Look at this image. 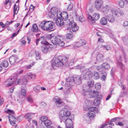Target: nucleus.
<instances>
[{
  "label": "nucleus",
  "mask_w": 128,
  "mask_h": 128,
  "mask_svg": "<svg viewBox=\"0 0 128 128\" xmlns=\"http://www.w3.org/2000/svg\"><path fill=\"white\" fill-rule=\"evenodd\" d=\"M68 58L64 56H58L56 58H54L52 61V66L54 69L57 67H61L64 65H67Z\"/></svg>",
  "instance_id": "obj_1"
},
{
  "label": "nucleus",
  "mask_w": 128,
  "mask_h": 128,
  "mask_svg": "<svg viewBox=\"0 0 128 128\" xmlns=\"http://www.w3.org/2000/svg\"><path fill=\"white\" fill-rule=\"evenodd\" d=\"M50 12L51 16L54 18L60 16L64 20L68 18V14L66 12L61 13L60 11L58 12V8L56 7L52 8L50 9Z\"/></svg>",
  "instance_id": "obj_2"
},
{
  "label": "nucleus",
  "mask_w": 128,
  "mask_h": 128,
  "mask_svg": "<svg viewBox=\"0 0 128 128\" xmlns=\"http://www.w3.org/2000/svg\"><path fill=\"white\" fill-rule=\"evenodd\" d=\"M39 26L42 30L48 31L53 29L54 27V25L52 21H44L40 24Z\"/></svg>",
  "instance_id": "obj_3"
},
{
  "label": "nucleus",
  "mask_w": 128,
  "mask_h": 128,
  "mask_svg": "<svg viewBox=\"0 0 128 128\" xmlns=\"http://www.w3.org/2000/svg\"><path fill=\"white\" fill-rule=\"evenodd\" d=\"M76 84L79 85L81 82V79L80 76L79 75L73 76L72 77H70L67 78L66 80L67 84H71L72 85L73 82Z\"/></svg>",
  "instance_id": "obj_4"
},
{
  "label": "nucleus",
  "mask_w": 128,
  "mask_h": 128,
  "mask_svg": "<svg viewBox=\"0 0 128 128\" xmlns=\"http://www.w3.org/2000/svg\"><path fill=\"white\" fill-rule=\"evenodd\" d=\"M67 24L69 25V28L70 30L74 32L78 30L79 28L77 26L76 24L74 22L73 18H70L66 21Z\"/></svg>",
  "instance_id": "obj_5"
},
{
  "label": "nucleus",
  "mask_w": 128,
  "mask_h": 128,
  "mask_svg": "<svg viewBox=\"0 0 128 128\" xmlns=\"http://www.w3.org/2000/svg\"><path fill=\"white\" fill-rule=\"evenodd\" d=\"M71 114L70 111L66 110H64V109H62L60 111L59 116L60 122H64L68 117L70 116Z\"/></svg>",
  "instance_id": "obj_6"
},
{
  "label": "nucleus",
  "mask_w": 128,
  "mask_h": 128,
  "mask_svg": "<svg viewBox=\"0 0 128 128\" xmlns=\"http://www.w3.org/2000/svg\"><path fill=\"white\" fill-rule=\"evenodd\" d=\"M12 78L8 79L6 82V86H12L13 84H18L20 83V80H17V77L16 75L13 76Z\"/></svg>",
  "instance_id": "obj_7"
},
{
  "label": "nucleus",
  "mask_w": 128,
  "mask_h": 128,
  "mask_svg": "<svg viewBox=\"0 0 128 128\" xmlns=\"http://www.w3.org/2000/svg\"><path fill=\"white\" fill-rule=\"evenodd\" d=\"M82 93L85 95L89 94L92 98H95L97 97L99 94L97 90L91 91L90 92H89L88 90L85 91L84 89Z\"/></svg>",
  "instance_id": "obj_8"
},
{
  "label": "nucleus",
  "mask_w": 128,
  "mask_h": 128,
  "mask_svg": "<svg viewBox=\"0 0 128 128\" xmlns=\"http://www.w3.org/2000/svg\"><path fill=\"white\" fill-rule=\"evenodd\" d=\"M48 37L50 38V40L54 44H57L59 40L63 39V38L60 36H58L56 37L53 36L51 37L50 35L48 36Z\"/></svg>",
  "instance_id": "obj_9"
},
{
  "label": "nucleus",
  "mask_w": 128,
  "mask_h": 128,
  "mask_svg": "<svg viewBox=\"0 0 128 128\" xmlns=\"http://www.w3.org/2000/svg\"><path fill=\"white\" fill-rule=\"evenodd\" d=\"M96 109V108L95 107H91L89 108V111L88 113V116L89 118H92L95 116V112Z\"/></svg>",
  "instance_id": "obj_10"
},
{
  "label": "nucleus",
  "mask_w": 128,
  "mask_h": 128,
  "mask_svg": "<svg viewBox=\"0 0 128 128\" xmlns=\"http://www.w3.org/2000/svg\"><path fill=\"white\" fill-rule=\"evenodd\" d=\"M56 22L57 25L60 27L62 26L64 24V21H66L68 20L67 19L66 20H64V19H63L62 18V17H58L56 18Z\"/></svg>",
  "instance_id": "obj_11"
},
{
  "label": "nucleus",
  "mask_w": 128,
  "mask_h": 128,
  "mask_svg": "<svg viewBox=\"0 0 128 128\" xmlns=\"http://www.w3.org/2000/svg\"><path fill=\"white\" fill-rule=\"evenodd\" d=\"M65 120V124L66 128H73L72 119L67 118Z\"/></svg>",
  "instance_id": "obj_12"
},
{
  "label": "nucleus",
  "mask_w": 128,
  "mask_h": 128,
  "mask_svg": "<svg viewBox=\"0 0 128 128\" xmlns=\"http://www.w3.org/2000/svg\"><path fill=\"white\" fill-rule=\"evenodd\" d=\"M100 14L97 13L95 12L94 13L93 15V17H92L90 14H89L88 16V18L91 21H94V19L95 20H98L100 18Z\"/></svg>",
  "instance_id": "obj_13"
},
{
  "label": "nucleus",
  "mask_w": 128,
  "mask_h": 128,
  "mask_svg": "<svg viewBox=\"0 0 128 128\" xmlns=\"http://www.w3.org/2000/svg\"><path fill=\"white\" fill-rule=\"evenodd\" d=\"M103 4V2L102 0H97L94 2L96 8L98 10H100Z\"/></svg>",
  "instance_id": "obj_14"
},
{
  "label": "nucleus",
  "mask_w": 128,
  "mask_h": 128,
  "mask_svg": "<svg viewBox=\"0 0 128 128\" xmlns=\"http://www.w3.org/2000/svg\"><path fill=\"white\" fill-rule=\"evenodd\" d=\"M42 44H44L48 45L49 44L48 42L46 41L45 38L44 36H42L39 38L37 39L36 41V44L37 45L39 42Z\"/></svg>",
  "instance_id": "obj_15"
},
{
  "label": "nucleus",
  "mask_w": 128,
  "mask_h": 128,
  "mask_svg": "<svg viewBox=\"0 0 128 128\" xmlns=\"http://www.w3.org/2000/svg\"><path fill=\"white\" fill-rule=\"evenodd\" d=\"M54 100L56 106L58 107H60L62 105L64 104L63 102L58 96H55Z\"/></svg>",
  "instance_id": "obj_16"
},
{
  "label": "nucleus",
  "mask_w": 128,
  "mask_h": 128,
  "mask_svg": "<svg viewBox=\"0 0 128 128\" xmlns=\"http://www.w3.org/2000/svg\"><path fill=\"white\" fill-rule=\"evenodd\" d=\"M65 84L66 88L64 90V93L66 95H67L70 94V92L72 89V85L71 84H67L66 82Z\"/></svg>",
  "instance_id": "obj_17"
},
{
  "label": "nucleus",
  "mask_w": 128,
  "mask_h": 128,
  "mask_svg": "<svg viewBox=\"0 0 128 128\" xmlns=\"http://www.w3.org/2000/svg\"><path fill=\"white\" fill-rule=\"evenodd\" d=\"M9 121L10 124L12 126L16 125L15 121H16V118L12 114H9L8 116Z\"/></svg>",
  "instance_id": "obj_18"
},
{
  "label": "nucleus",
  "mask_w": 128,
  "mask_h": 128,
  "mask_svg": "<svg viewBox=\"0 0 128 128\" xmlns=\"http://www.w3.org/2000/svg\"><path fill=\"white\" fill-rule=\"evenodd\" d=\"M111 8L110 6L108 4L103 6L100 9L101 11L105 14L107 13Z\"/></svg>",
  "instance_id": "obj_19"
},
{
  "label": "nucleus",
  "mask_w": 128,
  "mask_h": 128,
  "mask_svg": "<svg viewBox=\"0 0 128 128\" xmlns=\"http://www.w3.org/2000/svg\"><path fill=\"white\" fill-rule=\"evenodd\" d=\"M92 76V73L90 71L86 72L83 75V78L85 80L89 79Z\"/></svg>",
  "instance_id": "obj_20"
},
{
  "label": "nucleus",
  "mask_w": 128,
  "mask_h": 128,
  "mask_svg": "<svg viewBox=\"0 0 128 128\" xmlns=\"http://www.w3.org/2000/svg\"><path fill=\"white\" fill-rule=\"evenodd\" d=\"M35 114L32 113L26 114L24 116V118L27 119L29 122L31 121Z\"/></svg>",
  "instance_id": "obj_21"
},
{
  "label": "nucleus",
  "mask_w": 128,
  "mask_h": 128,
  "mask_svg": "<svg viewBox=\"0 0 128 128\" xmlns=\"http://www.w3.org/2000/svg\"><path fill=\"white\" fill-rule=\"evenodd\" d=\"M18 59L17 56L14 55L10 56L9 59L10 63L11 64H14Z\"/></svg>",
  "instance_id": "obj_22"
},
{
  "label": "nucleus",
  "mask_w": 128,
  "mask_h": 128,
  "mask_svg": "<svg viewBox=\"0 0 128 128\" xmlns=\"http://www.w3.org/2000/svg\"><path fill=\"white\" fill-rule=\"evenodd\" d=\"M105 17L110 22L113 23L115 21V18L112 15L110 14L106 15V16Z\"/></svg>",
  "instance_id": "obj_23"
},
{
  "label": "nucleus",
  "mask_w": 128,
  "mask_h": 128,
  "mask_svg": "<svg viewBox=\"0 0 128 128\" xmlns=\"http://www.w3.org/2000/svg\"><path fill=\"white\" fill-rule=\"evenodd\" d=\"M76 46L78 47L86 44V41L84 40H81L77 42L76 44Z\"/></svg>",
  "instance_id": "obj_24"
},
{
  "label": "nucleus",
  "mask_w": 128,
  "mask_h": 128,
  "mask_svg": "<svg viewBox=\"0 0 128 128\" xmlns=\"http://www.w3.org/2000/svg\"><path fill=\"white\" fill-rule=\"evenodd\" d=\"M11 0H6L4 4L5 7L7 9L10 8L11 6Z\"/></svg>",
  "instance_id": "obj_25"
},
{
  "label": "nucleus",
  "mask_w": 128,
  "mask_h": 128,
  "mask_svg": "<svg viewBox=\"0 0 128 128\" xmlns=\"http://www.w3.org/2000/svg\"><path fill=\"white\" fill-rule=\"evenodd\" d=\"M76 17L77 20L81 22H84L86 20L85 19L82 15L80 16H78L77 14H76Z\"/></svg>",
  "instance_id": "obj_26"
},
{
  "label": "nucleus",
  "mask_w": 128,
  "mask_h": 128,
  "mask_svg": "<svg viewBox=\"0 0 128 128\" xmlns=\"http://www.w3.org/2000/svg\"><path fill=\"white\" fill-rule=\"evenodd\" d=\"M26 77L29 79H34L36 78V76L31 73L29 72L26 74Z\"/></svg>",
  "instance_id": "obj_27"
},
{
  "label": "nucleus",
  "mask_w": 128,
  "mask_h": 128,
  "mask_svg": "<svg viewBox=\"0 0 128 128\" xmlns=\"http://www.w3.org/2000/svg\"><path fill=\"white\" fill-rule=\"evenodd\" d=\"M107 19L106 17L102 18L100 20V22L101 24L102 25H105L107 23Z\"/></svg>",
  "instance_id": "obj_28"
},
{
  "label": "nucleus",
  "mask_w": 128,
  "mask_h": 128,
  "mask_svg": "<svg viewBox=\"0 0 128 128\" xmlns=\"http://www.w3.org/2000/svg\"><path fill=\"white\" fill-rule=\"evenodd\" d=\"M47 45L44 44L42 47V50L44 53H46L48 51L49 46Z\"/></svg>",
  "instance_id": "obj_29"
},
{
  "label": "nucleus",
  "mask_w": 128,
  "mask_h": 128,
  "mask_svg": "<svg viewBox=\"0 0 128 128\" xmlns=\"http://www.w3.org/2000/svg\"><path fill=\"white\" fill-rule=\"evenodd\" d=\"M96 60L99 62H102L104 60L103 56L102 54H99L96 56Z\"/></svg>",
  "instance_id": "obj_30"
},
{
  "label": "nucleus",
  "mask_w": 128,
  "mask_h": 128,
  "mask_svg": "<svg viewBox=\"0 0 128 128\" xmlns=\"http://www.w3.org/2000/svg\"><path fill=\"white\" fill-rule=\"evenodd\" d=\"M32 30V31L35 32H38L39 30L36 24H33Z\"/></svg>",
  "instance_id": "obj_31"
},
{
  "label": "nucleus",
  "mask_w": 128,
  "mask_h": 128,
  "mask_svg": "<svg viewBox=\"0 0 128 128\" xmlns=\"http://www.w3.org/2000/svg\"><path fill=\"white\" fill-rule=\"evenodd\" d=\"M117 4L119 6L122 8H123L124 7V1L122 0H118Z\"/></svg>",
  "instance_id": "obj_32"
},
{
  "label": "nucleus",
  "mask_w": 128,
  "mask_h": 128,
  "mask_svg": "<svg viewBox=\"0 0 128 128\" xmlns=\"http://www.w3.org/2000/svg\"><path fill=\"white\" fill-rule=\"evenodd\" d=\"M101 48L103 49H105L108 50H110L112 49L110 46L108 45H102L101 47Z\"/></svg>",
  "instance_id": "obj_33"
},
{
  "label": "nucleus",
  "mask_w": 128,
  "mask_h": 128,
  "mask_svg": "<svg viewBox=\"0 0 128 128\" xmlns=\"http://www.w3.org/2000/svg\"><path fill=\"white\" fill-rule=\"evenodd\" d=\"M102 66L104 68V69H108L110 68V65L107 63H104L102 64Z\"/></svg>",
  "instance_id": "obj_34"
},
{
  "label": "nucleus",
  "mask_w": 128,
  "mask_h": 128,
  "mask_svg": "<svg viewBox=\"0 0 128 128\" xmlns=\"http://www.w3.org/2000/svg\"><path fill=\"white\" fill-rule=\"evenodd\" d=\"M0 65L5 68H6L8 66L9 64L7 61L4 60L1 63Z\"/></svg>",
  "instance_id": "obj_35"
},
{
  "label": "nucleus",
  "mask_w": 128,
  "mask_h": 128,
  "mask_svg": "<svg viewBox=\"0 0 128 128\" xmlns=\"http://www.w3.org/2000/svg\"><path fill=\"white\" fill-rule=\"evenodd\" d=\"M18 9L19 8L17 6H16V4H15L14 8L13 16L14 17V16L15 15L17 14Z\"/></svg>",
  "instance_id": "obj_36"
},
{
  "label": "nucleus",
  "mask_w": 128,
  "mask_h": 128,
  "mask_svg": "<svg viewBox=\"0 0 128 128\" xmlns=\"http://www.w3.org/2000/svg\"><path fill=\"white\" fill-rule=\"evenodd\" d=\"M93 77L94 79L97 80L100 78V75L98 72H95L93 75Z\"/></svg>",
  "instance_id": "obj_37"
},
{
  "label": "nucleus",
  "mask_w": 128,
  "mask_h": 128,
  "mask_svg": "<svg viewBox=\"0 0 128 128\" xmlns=\"http://www.w3.org/2000/svg\"><path fill=\"white\" fill-rule=\"evenodd\" d=\"M94 82L93 80H90L87 82L88 86L90 87H93L94 85Z\"/></svg>",
  "instance_id": "obj_38"
},
{
  "label": "nucleus",
  "mask_w": 128,
  "mask_h": 128,
  "mask_svg": "<svg viewBox=\"0 0 128 128\" xmlns=\"http://www.w3.org/2000/svg\"><path fill=\"white\" fill-rule=\"evenodd\" d=\"M111 11L112 14L117 16L118 14V11L116 9L114 8H112Z\"/></svg>",
  "instance_id": "obj_39"
},
{
  "label": "nucleus",
  "mask_w": 128,
  "mask_h": 128,
  "mask_svg": "<svg viewBox=\"0 0 128 128\" xmlns=\"http://www.w3.org/2000/svg\"><path fill=\"white\" fill-rule=\"evenodd\" d=\"M100 103V100L97 98L95 99L94 102V105L97 106L99 105Z\"/></svg>",
  "instance_id": "obj_40"
},
{
  "label": "nucleus",
  "mask_w": 128,
  "mask_h": 128,
  "mask_svg": "<svg viewBox=\"0 0 128 128\" xmlns=\"http://www.w3.org/2000/svg\"><path fill=\"white\" fill-rule=\"evenodd\" d=\"M45 126H48L50 125L52 123V122L48 119H47L43 123Z\"/></svg>",
  "instance_id": "obj_41"
},
{
  "label": "nucleus",
  "mask_w": 128,
  "mask_h": 128,
  "mask_svg": "<svg viewBox=\"0 0 128 128\" xmlns=\"http://www.w3.org/2000/svg\"><path fill=\"white\" fill-rule=\"evenodd\" d=\"M40 87L39 86H37L34 88V90L36 93H38L40 90Z\"/></svg>",
  "instance_id": "obj_42"
},
{
  "label": "nucleus",
  "mask_w": 128,
  "mask_h": 128,
  "mask_svg": "<svg viewBox=\"0 0 128 128\" xmlns=\"http://www.w3.org/2000/svg\"><path fill=\"white\" fill-rule=\"evenodd\" d=\"M63 38L58 41L57 44L60 46H62L64 45V43L63 40Z\"/></svg>",
  "instance_id": "obj_43"
},
{
  "label": "nucleus",
  "mask_w": 128,
  "mask_h": 128,
  "mask_svg": "<svg viewBox=\"0 0 128 128\" xmlns=\"http://www.w3.org/2000/svg\"><path fill=\"white\" fill-rule=\"evenodd\" d=\"M48 119V118L47 117L43 116L40 117V120L42 121L44 123V122L46 120Z\"/></svg>",
  "instance_id": "obj_44"
},
{
  "label": "nucleus",
  "mask_w": 128,
  "mask_h": 128,
  "mask_svg": "<svg viewBox=\"0 0 128 128\" xmlns=\"http://www.w3.org/2000/svg\"><path fill=\"white\" fill-rule=\"evenodd\" d=\"M97 70L99 71H102L104 70V68L102 66V64L101 65H99L96 67Z\"/></svg>",
  "instance_id": "obj_45"
},
{
  "label": "nucleus",
  "mask_w": 128,
  "mask_h": 128,
  "mask_svg": "<svg viewBox=\"0 0 128 128\" xmlns=\"http://www.w3.org/2000/svg\"><path fill=\"white\" fill-rule=\"evenodd\" d=\"M35 53L36 55V58L37 60H38L40 59V56L38 52L36 51Z\"/></svg>",
  "instance_id": "obj_46"
},
{
  "label": "nucleus",
  "mask_w": 128,
  "mask_h": 128,
  "mask_svg": "<svg viewBox=\"0 0 128 128\" xmlns=\"http://www.w3.org/2000/svg\"><path fill=\"white\" fill-rule=\"evenodd\" d=\"M106 124L105 127L106 126V128H112V127L110 126H114V124L111 122H108V124Z\"/></svg>",
  "instance_id": "obj_47"
},
{
  "label": "nucleus",
  "mask_w": 128,
  "mask_h": 128,
  "mask_svg": "<svg viewBox=\"0 0 128 128\" xmlns=\"http://www.w3.org/2000/svg\"><path fill=\"white\" fill-rule=\"evenodd\" d=\"M118 65L120 68L122 70H124V65L121 62H118Z\"/></svg>",
  "instance_id": "obj_48"
},
{
  "label": "nucleus",
  "mask_w": 128,
  "mask_h": 128,
  "mask_svg": "<svg viewBox=\"0 0 128 128\" xmlns=\"http://www.w3.org/2000/svg\"><path fill=\"white\" fill-rule=\"evenodd\" d=\"M27 101L29 102L32 103L33 102V100L32 98L30 96L28 97L27 98Z\"/></svg>",
  "instance_id": "obj_49"
},
{
  "label": "nucleus",
  "mask_w": 128,
  "mask_h": 128,
  "mask_svg": "<svg viewBox=\"0 0 128 128\" xmlns=\"http://www.w3.org/2000/svg\"><path fill=\"white\" fill-rule=\"evenodd\" d=\"M95 87L96 89L98 90L100 88L101 86L100 83H97L95 84Z\"/></svg>",
  "instance_id": "obj_50"
},
{
  "label": "nucleus",
  "mask_w": 128,
  "mask_h": 128,
  "mask_svg": "<svg viewBox=\"0 0 128 128\" xmlns=\"http://www.w3.org/2000/svg\"><path fill=\"white\" fill-rule=\"evenodd\" d=\"M26 89H23L21 90V94L23 96H25L26 94Z\"/></svg>",
  "instance_id": "obj_51"
},
{
  "label": "nucleus",
  "mask_w": 128,
  "mask_h": 128,
  "mask_svg": "<svg viewBox=\"0 0 128 128\" xmlns=\"http://www.w3.org/2000/svg\"><path fill=\"white\" fill-rule=\"evenodd\" d=\"M122 40L124 44L126 45H127L128 41L126 39V38L125 37H123L122 38Z\"/></svg>",
  "instance_id": "obj_52"
},
{
  "label": "nucleus",
  "mask_w": 128,
  "mask_h": 128,
  "mask_svg": "<svg viewBox=\"0 0 128 128\" xmlns=\"http://www.w3.org/2000/svg\"><path fill=\"white\" fill-rule=\"evenodd\" d=\"M121 118H119L118 117H116V118H114L112 119L111 120V122H114L115 121H118L120 120Z\"/></svg>",
  "instance_id": "obj_53"
},
{
  "label": "nucleus",
  "mask_w": 128,
  "mask_h": 128,
  "mask_svg": "<svg viewBox=\"0 0 128 128\" xmlns=\"http://www.w3.org/2000/svg\"><path fill=\"white\" fill-rule=\"evenodd\" d=\"M19 80H20V82L22 81V84H26L27 82V80L26 78H24L22 80H21L20 79Z\"/></svg>",
  "instance_id": "obj_54"
},
{
  "label": "nucleus",
  "mask_w": 128,
  "mask_h": 128,
  "mask_svg": "<svg viewBox=\"0 0 128 128\" xmlns=\"http://www.w3.org/2000/svg\"><path fill=\"white\" fill-rule=\"evenodd\" d=\"M72 35L70 33H68L66 35V38L68 39L72 38Z\"/></svg>",
  "instance_id": "obj_55"
},
{
  "label": "nucleus",
  "mask_w": 128,
  "mask_h": 128,
  "mask_svg": "<svg viewBox=\"0 0 128 128\" xmlns=\"http://www.w3.org/2000/svg\"><path fill=\"white\" fill-rule=\"evenodd\" d=\"M72 7V4H69L67 8V10H70Z\"/></svg>",
  "instance_id": "obj_56"
},
{
  "label": "nucleus",
  "mask_w": 128,
  "mask_h": 128,
  "mask_svg": "<svg viewBox=\"0 0 128 128\" xmlns=\"http://www.w3.org/2000/svg\"><path fill=\"white\" fill-rule=\"evenodd\" d=\"M78 68H80V72H83V70L84 69V67L83 66L81 67H80V66H78Z\"/></svg>",
  "instance_id": "obj_57"
},
{
  "label": "nucleus",
  "mask_w": 128,
  "mask_h": 128,
  "mask_svg": "<svg viewBox=\"0 0 128 128\" xmlns=\"http://www.w3.org/2000/svg\"><path fill=\"white\" fill-rule=\"evenodd\" d=\"M7 112L9 114H10V113L13 114L14 112L13 110H10V109H8L7 111Z\"/></svg>",
  "instance_id": "obj_58"
},
{
  "label": "nucleus",
  "mask_w": 128,
  "mask_h": 128,
  "mask_svg": "<svg viewBox=\"0 0 128 128\" xmlns=\"http://www.w3.org/2000/svg\"><path fill=\"white\" fill-rule=\"evenodd\" d=\"M34 64V63H33L32 64H30L27 66H26V68L27 69H28L30 68Z\"/></svg>",
  "instance_id": "obj_59"
},
{
  "label": "nucleus",
  "mask_w": 128,
  "mask_h": 128,
  "mask_svg": "<svg viewBox=\"0 0 128 128\" xmlns=\"http://www.w3.org/2000/svg\"><path fill=\"white\" fill-rule=\"evenodd\" d=\"M123 25L124 26H127L128 25V22L127 21H125L124 22Z\"/></svg>",
  "instance_id": "obj_60"
},
{
  "label": "nucleus",
  "mask_w": 128,
  "mask_h": 128,
  "mask_svg": "<svg viewBox=\"0 0 128 128\" xmlns=\"http://www.w3.org/2000/svg\"><path fill=\"white\" fill-rule=\"evenodd\" d=\"M114 68H112L110 72V74L112 76L114 74Z\"/></svg>",
  "instance_id": "obj_61"
},
{
  "label": "nucleus",
  "mask_w": 128,
  "mask_h": 128,
  "mask_svg": "<svg viewBox=\"0 0 128 128\" xmlns=\"http://www.w3.org/2000/svg\"><path fill=\"white\" fill-rule=\"evenodd\" d=\"M106 76H102L101 78V79L102 81H104L105 80V79L106 78Z\"/></svg>",
  "instance_id": "obj_62"
},
{
  "label": "nucleus",
  "mask_w": 128,
  "mask_h": 128,
  "mask_svg": "<svg viewBox=\"0 0 128 128\" xmlns=\"http://www.w3.org/2000/svg\"><path fill=\"white\" fill-rule=\"evenodd\" d=\"M23 72L24 70H20L18 71L17 73L20 74L22 73Z\"/></svg>",
  "instance_id": "obj_63"
},
{
  "label": "nucleus",
  "mask_w": 128,
  "mask_h": 128,
  "mask_svg": "<svg viewBox=\"0 0 128 128\" xmlns=\"http://www.w3.org/2000/svg\"><path fill=\"white\" fill-rule=\"evenodd\" d=\"M111 97V94H109L106 99V100H107L109 99Z\"/></svg>",
  "instance_id": "obj_64"
}]
</instances>
